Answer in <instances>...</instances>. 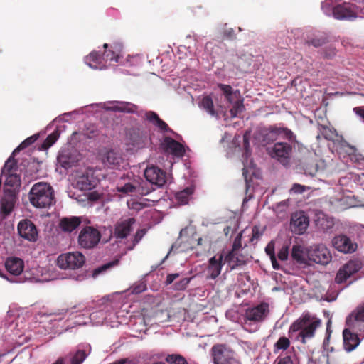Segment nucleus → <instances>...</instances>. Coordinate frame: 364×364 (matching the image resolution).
<instances>
[{
  "instance_id": "1",
  "label": "nucleus",
  "mask_w": 364,
  "mask_h": 364,
  "mask_svg": "<svg viewBox=\"0 0 364 364\" xmlns=\"http://www.w3.org/2000/svg\"><path fill=\"white\" fill-rule=\"evenodd\" d=\"M321 325V320L309 315H305L297 319L290 326L289 330V337H295L303 343L306 339L314 337L316 329Z\"/></svg>"
},
{
  "instance_id": "2",
  "label": "nucleus",
  "mask_w": 364,
  "mask_h": 364,
  "mask_svg": "<svg viewBox=\"0 0 364 364\" xmlns=\"http://www.w3.org/2000/svg\"><path fill=\"white\" fill-rule=\"evenodd\" d=\"M29 200L36 208H48L55 202L53 189L47 183H36L30 190Z\"/></svg>"
},
{
  "instance_id": "3",
  "label": "nucleus",
  "mask_w": 364,
  "mask_h": 364,
  "mask_svg": "<svg viewBox=\"0 0 364 364\" xmlns=\"http://www.w3.org/2000/svg\"><path fill=\"white\" fill-rule=\"evenodd\" d=\"M255 138L262 146L281 139L296 141V136L290 129L276 126L258 129L255 134Z\"/></svg>"
},
{
  "instance_id": "4",
  "label": "nucleus",
  "mask_w": 364,
  "mask_h": 364,
  "mask_svg": "<svg viewBox=\"0 0 364 364\" xmlns=\"http://www.w3.org/2000/svg\"><path fill=\"white\" fill-rule=\"evenodd\" d=\"M108 44L103 45L105 49L102 55H99L97 52H92L85 58V63L92 69L102 70L107 68V62L118 63L119 58V53L121 51V46L116 45L114 47L107 50Z\"/></svg>"
},
{
  "instance_id": "5",
  "label": "nucleus",
  "mask_w": 364,
  "mask_h": 364,
  "mask_svg": "<svg viewBox=\"0 0 364 364\" xmlns=\"http://www.w3.org/2000/svg\"><path fill=\"white\" fill-rule=\"evenodd\" d=\"M116 189L127 195L137 193L142 196L147 195L152 191L146 188L139 179L129 176H122L117 183Z\"/></svg>"
},
{
  "instance_id": "6",
  "label": "nucleus",
  "mask_w": 364,
  "mask_h": 364,
  "mask_svg": "<svg viewBox=\"0 0 364 364\" xmlns=\"http://www.w3.org/2000/svg\"><path fill=\"white\" fill-rule=\"evenodd\" d=\"M214 364H241L235 358V352L225 344H216L211 348Z\"/></svg>"
},
{
  "instance_id": "7",
  "label": "nucleus",
  "mask_w": 364,
  "mask_h": 364,
  "mask_svg": "<svg viewBox=\"0 0 364 364\" xmlns=\"http://www.w3.org/2000/svg\"><path fill=\"white\" fill-rule=\"evenodd\" d=\"M295 141H278L275 143L272 147L268 149V153L270 156L284 166L289 164L292 153V144Z\"/></svg>"
},
{
  "instance_id": "8",
  "label": "nucleus",
  "mask_w": 364,
  "mask_h": 364,
  "mask_svg": "<svg viewBox=\"0 0 364 364\" xmlns=\"http://www.w3.org/2000/svg\"><path fill=\"white\" fill-rule=\"evenodd\" d=\"M360 12L356 5L350 3L338 4L332 9L334 18L340 21H353L357 18H362Z\"/></svg>"
},
{
  "instance_id": "9",
  "label": "nucleus",
  "mask_w": 364,
  "mask_h": 364,
  "mask_svg": "<svg viewBox=\"0 0 364 364\" xmlns=\"http://www.w3.org/2000/svg\"><path fill=\"white\" fill-rule=\"evenodd\" d=\"M85 262V256L79 252H68L58 257L57 265L63 269H76L82 267Z\"/></svg>"
},
{
  "instance_id": "10",
  "label": "nucleus",
  "mask_w": 364,
  "mask_h": 364,
  "mask_svg": "<svg viewBox=\"0 0 364 364\" xmlns=\"http://www.w3.org/2000/svg\"><path fill=\"white\" fill-rule=\"evenodd\" d=\"M306 255L309 260L321 265L328 264L332 259L330 250L323 244L313 245L309 247Z\"/></svg>"
},
{
  "instance_id": "11",
  "label": "nucleus",
  "mask_w": 364,
  "mask_h": 364,
  "mask_svg": "<svg viewBox=\"0 0 364 364\" xmlns=\"http://www.w3.org/2000/svg\"><path fill=\"white\" fill-rule=\"evenodd\" d=\"M101 239L100 232L91 226L83 228L78 235V245L85 249L95 247Z\"/></svg>"
},
{
  "instance_id": "12",
  "label": "nucleus",
  "mask_w": 364,
  "mask_h": 364,
  "mask_svg": "<svg viewBox=\"0 0 364 364\" xmlns=\"http://www.w3.org/2000/svg\"><path fill=\"white\" fill-rule=\"evenodd\" d=\"M269 312V307L267 303H262L255 307L247 309L245 314V328L252 322L259 323L264 320Z\"/></svg>"
},
{
  "instance_id": "13",
  "label": "nucleus",
  "mask_w": 364,
  "mask_h": 364,
  "mask_svg": "<svg viewBox=\"0 0 364 364\" xmlns=\"http://www.w3.org/2000/svg\"><path fill=\"white\" fill-rule=\"evenodd\" d=\"M148 136L139 129L130 130L127 135L126 145L132 151L145 147L149 142Z\"/></svg>"
},
{
  "instance_id": "14",
  "label": "nucleus",
  "mask_w": 364,
  "mask_h": 364,
  "mask_svg": "<svg viewBox=\"0 0 364 364\" xmlns=\"http://www.w3.org/2000/svg\"><path fill=\"white\" fill-rule=\"evenodd\" d=\"M333 247L338 252L343 254H352L358 248V244L344 234L334 236L331 241Z\"/></svg>"
},
{
  "instance_id": "15",
  "label": "nucleus",
  "mask_w": 364,
  "mask_h": 364,
  "mask_svg": "<svg viewBox=\"0 0 364 364\" xmlns=\"http://www.w3.org/2000/svg\"><path fill=\"white\" fill-rule=\"evenodd\" d=\"M362 268V262L359 259L350 260L338 271L335 282L337 284L345 282L350 276Z\"/></svg>"
},
{
  "instance_id": "16",
  "label": "nucleus",
  "mask_w": 364,
  "mask_h": 364,
  "mask_svg": "<svg viewBox=\"0 0 364 364\" xmlns=\"http://www.w3.org/2000/svg\"><path fill=\"white\" fill-rule=\"evenodd\" d=\"M309 225V219L304 212H296L292 214L290 222V228L292 232L302 235L306 232Z\"/></svg>"
},
{
  "instance_id": "17",
  "label": "nucleus",
  "mask_w": 364,
  "mask_h": 364,
  "mask_svg": "<svg viewBox=\"0 0 364 364\" xmlns=\"http://www.w3.org/2000/svg\"><path fill=\"white\" fill-rule=\"evenodd\" d=\"M144 174L147 181L157 187H162L166 182V173L157 166L146 167Z\"/></svg>"
},
{
  "instance_id": "18",
  "label": "nucleus",
  "mask_w": 364,
  "mask_h": 364,
  "mask_svg": "<svg viewBox=\"0 0 364 364\" xmlns=\"http://www.w3.org/2000/svg\"><path fill=\"white\" fill-rule=\"evenodd\" d=\"M97 184L92 169H86L76 178L75 186L81 191H91Z\"/></svg>"
},
{
  "instance_id": "19",
  "label": "nucleus",
  "mask_w": 364,
  "mask_h": 364,
  "mask_svg": "<svg viewBox=\"0 0 364 364\" xmlns=\"http://www.w3.org/2000/svg\"><path fill=\"white\" fill-rule=\"evenodd\" d=\"M102 164L110 168H118L124 162L122 153L119 151L110 149L101 154Z\"/></svg>"
},
{
  "instance_id": "20",
  "label": "nucleus",
  "mask_w": 364,
  "mask_h": 364,
  "mask_svg": "<svg viewBox=\"0 0 364 364\" xmlns=\"http://www.w3.org/2000/svg\"><path fill=\"white\" fill-rule=\"evenodd\" d=\"M18 232L22 238L30 242H35L38 237V231L36 225L28 219L19 222Z\"/></svg>"
},
{
  "instance_id": "21",
  "label": "nucleus",
  "mask_w": 364,
  "mask_h": 364,
  "mask_svg": "<svg viewBox=\"0 0 364 364\" xmlns=\"http://www.w3.org/2000/svg\"><path fill=\"white\" fill-rule=\"evenodd\" d=\"M161 147L166 153L177 158L183 157L186 152V148L182 144L169 136L164 138Z\"/></svg>"
},
{
  "instance_id": "22",
  "label": "nucleus",
  "mask_w": 364,
  "mask_h": 364,
  "mask_svg": "<svg viewBox=\"0 0 364 364\" xmlns=\"http://www.w3.org/2000/svg\"><path fill=\"white\" fill-rule=\"evenodd\" d=\"M5 268L11 274L10 277L18 278L24 269V262L23 259L16 257H8L5 261Z\"/></svg>"
},
{
  "instance_id": "23",
  "label": "nucleus",
  "mask_w": 364,
  "mask_h": 364,
  "mask_svg": "<svg viewBox=\"0 0 364 364\" xmlns=\"http://www.w3.org/2000/svg\"><path fill=\"white\" fill-rule=\"evenodd\" d=\"M135 219L129 218L123 219L117 222L114 229V236L117 238H125L133 230V226L135 224Z\"/></svg>"
},
{
  "instance_id": "24",
  "label": "nucleus",
  "mask_w": 364,
  "mask_h": 364,
  "mask_svg": "<svg viewBox=\"0 0 364 364\" xmlns=\"http://www.w3.org/2000/svg\"><path fill=\"white\" fill-rule=\"evenodd\" d=\"M139 115L156 127L159 131L161 132H172V130L168 127V124L161 119L156 112L153 111L141 112Z\"/></svg>"
},
{
  "instance_id": "25",
  "label": "nucleus",
  "mask_w": 364,
  "mask_h": 364,
  "mask_svg": "<svg viewBox=\"0 0 364 364\" xmlns=\"http://www.w3.org/2000/svg\"><path fill=\"white\" fill-rule=\"evenodd\" d=\"M224 262V256L220 255L218 257L214 256L209 259L208 266L206 270L207 278L215 279L221 272Z\"/></svg>"
},
{
  "instance_id": "26",
  "label": "nucleus",
  "mask_w": 364,
  "mask_h": 364,
  "mask_svg": "<svg viewBox=\"0 0 364 364\" xmlns=\"http://www.w3.org/2000/svg\"><path fill=\"white\" fill-rule=\"evenodd\" d=\"M104 107L107 110L127 113H134L138 110L136 105L124 101L109 102L107 105H105Z\"/></svg>"
},
{
  "instance_id": "27",
  "label": "nucleus",
  "mask_w": 364,
  "mask_h": 364,
  "mask_svg": "<svg viewBox=\"0 0 364 364\" xmlns=\"http://www.w3.org/2000/svg\"><path fill=\"white\" fill-rule=\"evenodd\" d=\"M243 141H244L245 152L242 154L243 164H244L242 175L245 178V181L247 183V181H248L247 174H254L255 173V166L252 161H250V163H248V160H247V158L250 155V151L249 140L247 136V134L244 135Z\"/></svg>"
},
{
  "instance_id": "28",
  "label": "nucleus",
  "mask_w": 364,
  "mask_h": 364,
  "mask_svg": "<svg viewBox=\"0 0 364 364\" xmlns=\"http://www.w3.org/2000/svg\"><path fill=\"white\" fill-rule=\"evenodd\" d=\"M343 348L346 351L351 352L355 350L360 344V340L356 333L351 332L348 329H344L343 331Z\"/></svg>"
},
{
  "instance_id": "29",
  "label": "nucleus",
  "mask_w": 364,
  "mask_h": 364,
  "mask_svg": "<svg viewBox=\"0 0 364 364\" xmlns=\"http://www.w3.org/2000/svg\"><path fill=\"white\" fill-rule=\"evenodd\" d=\"M81 218L77 216L64 217L60 220L59 227L63 232L70 233L80 225Z\"/></svg>"
},
{
  "instance_id": "30",
  "label": "nucleus",
  "mask_w": 364,
  "mask_h": 364,
  "mask_svg": "<svg viewBox=\"0 0 364 364\" xmlns=\"http://www.w3.org/2000/svg\"><path fill=\"white\" fill-rule=\"evenodd\" d=\"M247 258L239 255V252L230 251L224 256V262L228 263L230 270L242 266L246 263Z\"/></svg>"
},
{
  "instance_id": "31",
  "label": "nucleus",
  "mask_w": 364,
  "mask_h": 364,
  "mask_svg": "<svg viewBox=\"0 0 364 364\" xmlns=\"http://www.w3.org/2000/svg\"><path fill=\"white\" fill-rule=\"evenodd\" d=\"M195 233L194 230L191 227H186L185 228L182 229L180 231L179 237L178 240L172 245L170 251L166 255L165 258L164 259L163 262L168 257L170 252L173 251V250H177L181 247V243H188L191 245V238L188 237L189 234H191L192 235Z\"/></svg>"
},
{
  "instance_id": "32",
  "label": "nucleus",
  "mask_w": 364,
  "mask_h": 364,
  "mask_svg": "<svg viewBox=\"0 0 364 364\" xmlns=\"http://www.w3.org/2000/svg\"><path fill=\"white\" fill-rule=\"evenodd\" d=\"M219 87L224 94L226 100L230 104L234 103L235 100L240 98V92L237 90L233 91L231 86L220 84Z\"/></svg>"
},
{
  "instance_id": "33",
  "label": "nucleus",
  "mask_w": 364,
  "mask_h": 364,
  "mask_svg": "<svg viewBox=\"0 0 364 364\" xmlns=\"http://www.w3.org/2000/svg\"><path fill=\"white\" fill-rule=\"evenodd\" d=\"M194 192V188L189 186L175 194L176 200L181 205L187 204Z\"/></svg>"
},
{
  "instance_id": "34",
  "label": "nucleus",
  "mask_w": 364,
  "mask_h": 364,
  "mask_svg": "<svg viewBox=\"0 0 364 364\" xmlns=\"http://www.w3.org/2000/svg\"><path fill=\"white\" fill-rule=\"evenodd\" d=\"M291 255L298 264H305L306 263L304 247L301 245H293Z\"/></svg>"
},
{
  "instance_id": "35",
  "label": "nucleus",
  "mask_w": 364,
  "mask_h": 364,
  "mask_svg": "<svg viewBox=\"0 0 364 364\" xmlns=\"http://www.w3.org/2000/svg\"><path fill=\"white\" fill-rule=\"evenodd\" d=\"M57 160L58 163L65 169L70 168L75 163V160L67 151L60 152Z\"/></svg>"
},
{
  "instance_id": "36",
  "label": "nucleus",
  "mask_w": 364,
  "mask_h": 364,
  "mask_svg": "<svg viewBox=\"0 0 364 364\" xmlns=\"http://www.w3.org/2000/svg\"><path fill=\"white\" fill-rule=\"evenodd\" d=\"M275 245L273 240H271L265 247V252L269 257L272 267L274 269H279L280 265L277 260L275 252Z\"/></svg>"
},
{
  "instance_id": "37",
  "label": "nucleus",
  "mask_w": 364,
  "mask_h": 364,
  "mask_svg": "<svg viewBox=\"0 0 364 364\" xmlns=\"http://www.w3.org/2000/svg\"><path fill=\"white\" fill-rule=\"evenodd\" d=\"M13 154L6 160L4 167L1 169V176L7 173H15L17 171L18 166L16 160L14 159Z\"/></svg>"
},
{
  "instance_id": "38",
  "label": "nucleus",
  "mask_w": 364,
  "mask_h": 364,
  "mask_svg": "<svg viewBox=\"0 0 364 364\" xmlns=\"http://www.w3.org/2000/svg\"><path fill=\"white\" fill-rule=\"evenodd\" d=\"M199 106L200 108L205 110L212 117H217V112L213 108V102L212 99L208 97H204L200 101Z\"/></svg>"
},
{
  "instance_id": "39",
  "label": "nucleus",
  "mask_w": 364,
  "mask_h": 364,
  "mask_svg": "<svg viewBox=\"0 0 364 364\" xmlns=\"http://www.w3.org/2000/svg\"><path fill=\"white\" fill-rule=\"evenodd\" d=\"M328 42V38L324 34H315L312 38H308L306 43L309 46L318 48Z\"/></svg>"
},
{
  "instance_id": "40",
  "label": "nucleus",
  "mask_w": 364,
  "mask_h": 364,
  "mask_svg": "<svg viewBox=\"0 0 364 364\" xmlns=\"http://www.w3.org/2000/svg\"><path fill=\"white\" fill-rule=\"evenodd\" d=\"M6 176L5 185L16 188L21 185L20 176L16 173H7Z\"/></svg>"
},
{
  "instance_id": "41",
  "label": "nucleus",
  "mask_w": 364,
  "mask_h": 364,
  "mask_svg": "<svg viewBox=\"0 0 364 364\" xmlns=\"http://www.w3.org/2000/svg\"><path fill=\"white\" fill-rule=\"evenodd\" d=\"M60 128L65 129V127H57L55 130L49 134L43 143V146L46 148L50 147L59 138L61 130Z\"/></svg>"
},
{
  "instance_id": "42",
  "label": "nucleus",
  "mask_w": 364,
  "mask_h": 364,
  "mask_svg": "<svg viewBox=\"0 0 364 364\" xmlns=\"http://www.w3.org/2000/svg\"><path fill=\"white\" fill-rule=\"evenodd\" d=\"M355 323L354 326H363L364 327V303L360 305L356 310L352 314Z\"/></svg>"
},
{
  "instance_id": "43",
  "label": "nucleus",
  "mask_w": 364,
  "mask_h": 364,
  "mask_svg": "<svg viewBox=\"0 0 364 364\" xmlns=\"http://www.w3.org/2000/svg\"><path fill=\"white\" fill-rule=\"evenodd\" d=\"M38 137V134H34L26 139H25L23 142H21L18 147H16L13 151V155L17 154L20 151L24 149L25 148L28 147L33 143H34Z\"/></svg>"
},
{
  "instance_id": "44",
  "label": "nucleus",
  "mask_w": 364,
  "mask_h": 364,
  "mask_svg": "<svg viewBox=\"0 0 364 364\" xmlns=\"http://www.w3.org/2000/svg\"><path fill=\"white\" fill-rule=\"evenodd\" d=\"M290 346V341L289 338L286 337H280L274 346V353H277L278 350H287Z\"/></svg>"
},
{
  "instance_id": "45",
  "label": "nucleus",
  "mask_w": 364,
  "mask_h": 364,
  "mask_svg": "<svg viewBox=\"0 0 364 364\" xmlns=\"http://www.w3.org/2000/svg\"><path fill=\"white\" fill-rule=\"evenodd\" d=\"M0 277L10 283H22L26 282V280L38 281V279H36V277L26 278V277H24V278H14L13 277H10L4 274V272H2L1 270H0Z\"/></svg>"
},
{
  "instance_id": "46",
  "label": "nucleus",
  "mask_w": 364,
  "mask_h": 364,
  "mask_svg": "<svg viewBox=\"0 0 364 364\" xmlns=\"http://www.w3.org/2000/svg\"><path fill=\"white\" fill-rule=\"evenodd\" d=\"M14 207L13 198H3L1 200V211L6 215L9 214Z\"/></svg>"
},
{
  "instance_id": "47",
  "label": "nucleus",
  "mask_w": 364,
  "mask_h": 364,
  "mask_svg": "<svg viewBox=\"0 0 364 364\" xmlns=\"http://www.w3.org/2000/svg\"><path fill=\"white\" fill-rule=\"evenodd\" d=\"M87 354L83 350H78L75 354L72 357L70 362L71 364H81L86 358Z\"/></svg>"
},
{
  "instance_id": "48",
  "label": "nucleus",
  "mask_w": 364,
  "mask_h": 364,
  "mask_svg": "<svg viewBox=\"0 0 364 364\" xmlns=\"http://www.w3.org/2000/svg\"><path fill=\"white\" fill-rule=\"evenodd\" d=\"M321 134L326 139L331 141H333L337 136L336 130L326 127L321 128Z\"/></svg>"
},
{
  "instance_id": "49",
  "label": "nucleus",
  "mask_w": 364,
  "mask_h": 364,
  "mask_svg": "<svg viewBox=\"0 0 364 364\" xmlns=\"http://www.w3.org/2000/svg\"><path fill=\"white\" fill-rule=\"evenodd\" d=\"M319 166L316 162H311L306 165L304 168V173L310 176H314L318 171Z\"/></svg>"
},
{
  "instance_id": "50",
  "label": "nucleus",
  "mask_w": 364,
  "mask_h": 364,
  "mask_svg": "<svg viewBox=\"0 0 364 364\" xmlns=\"http://www.w3.org/2000/svg\"><path fill=\"white\" fill-rule=\"evenodd\" d=\"M232 105L233 106L230 109L232 117H236L237 114L241 113L244 110L242 100L240 98L237 100H235Z\"/></svg>"
},
{
  "instance_id": "51",
  "label": "nucleus",
  "mask_w": 364,
  "mask_h": 364,
  "mask_svg": "<svg viewBox=\"0 0 364 364\" xmlns=\"http://www.w3.org/2000/svg\"><path fill=\"white\" fill-rule=\"evenodd\" d=\"M166 360L170 364H188L186 360L180 355H168Z\"/></svg>"
},
{
  "instance_id": "52",
  "label": "nucleus",
  "mask_w": 364,
  "mask_h": 364,
  "mask_svg": "<svg viewBox=\"0 0 364 364\" xmlns=\"http://www.w3.org/2000/svg\"><path fill=\"white\" fill-rule=\"evenodd\" d=\"M74 112H68L64 113L61 115H59L56 118H55L46 127L47 129H49L51 128L53 124L55 122H67L70 119V117L73 114Z\"/></svg>"
},
{
  "instance_id": "53",
  "label": "nucleus",
  "mask_w": 364,
  "mask_h": 364,
  "mask_svg": "<svg viewBox=\"0 0 364 364\" xmlns=\"http://www.w3.org/2000/svg\"><path fill=\"white\" fill-rule=\"evenodd\" d=\"M105 318V313L102 311L92 312L90 314V319L93 321L97 325L102 323Z\"/></svg>"
},
{
  "instance_id": "54",
  "label": "nucleus",
  "mask_w": 364,
  "mask_h": 364,
  "mask_svg": "<svg viewBox=\"0 0 364 364\" xmlns=\"http://www.w3.org/2000/svg\"><path fill=\"white\" fill-rule=\"evenodd\" d=\"M192 277L183 278L180 281L174 284V289L178 291L184 290L190 283Z\"/></svg>"
},
{
  "instance_id": "55",
  "label": "nucleus",
  "mask_w": 364,
  "mask_h": 364,
  "mask_svg": "<svg viewBox=\"0 0 364 364\" xmlns=\"http://www.w3.org/2000/svg\"><path fill=\"white\" fill-rule=\"evenodd\" d=\"M146 289V285L144 282H139L134 284L132 288L131 291L132 294H138Z\"/></svg>"
},
{
  "instance_id": "56",
  "label": "nucleus",
  "mask_w": 364,
  "mask_h": 364,
  "mask_svg": "<svg viewBox=\"0 0 364 364\" xmlns=\"http://www.w3.org/2000/svg\"><path fill=\"white\" fill-rule=\"evenodd\" d=\"M277 257L281 261H286L289 257V247L287 245H283L279 250Z\"/></svg>"
},
{
  "instance_id": "57",
  "label": "nucleus",
  "mask_w": 364,
  "mask_h": 364,
  "mask_svg": "<svg viewBox=\"0 0 364 364\" xmlns=\"http://www.w3.org/2000/svg\"><path fill=\"white\" fill-rule=\"evenodd\" d=\"M294 360V356L286 355L283 358H278L274 364H295Z\"/></svg>"
},
{
  "instance_id": "58",
  "label": "nucleus",
  "mask_w": 364,
  "mask_h": 364,
  "mask_svg": "<svg viewBox=\"0 0 364 364\" xmlns=\"http://www.w3.org/2000/svg\"><path fill=\"white\" fill-rule=\"evenodd\" d=\"M144 235L145 231L144 230H139L134 235L132 247H129V249L132 250L133 247L141 240Z\"/></svg>"
},
{
  "instance_id": "59",
  "label": "nucleus",
  "mask_w": 364,
  "mask_h": 364,
  "mask_svg": "<svg viewBox=\"0 0 364 364\" xmlns=\"http://www.w3.org/2000/svg\"><path fill=\"white\" fill-rule=\"evenodd\" d=\"M262 233L259 232L258 228L254 227L252 230V236L250 239V242H254L257 241L261 237Z\"/></svg>"
},
{
  "instance_id": "60",
  "label": "nucleus",
  "mask_w": 364,
  "mask_h": 364,
  "mask_svg": "<svg viewBox=\"0 0 364 364\" xmlns=\"http://www.w3.org/2000/svg\"><path fill=\"white\" fill-rule=\"evenodd\" d=\"M86 196L87 199L90 201H97L100 198L101 195L98 192L95 191L88 192L86 194Z\"/></svg>"
},
{
  "instance_id": "61",
  "label": "nucleus",
  "mask_w": 364,
  "mask_h": 364,
  "mask_svg": "<svg viewBox=\"0 0 364 364\" xmlns=\"http://www.w3.org/2000/svg\"><path fill=\"white\" fill-rule=\"evenodd\" d=\"M241 237L242 234L237 236V237L235 239V241L233 242L232 249L231 251L234 252H239L240 249L241 248Z\"/></svg>"
},
{
  "instance_id": "62",
  "label": "nucleus",
  "mask_w": 364,
  "mask_h": 364,
  "mask_svg": "<svg viewBox=\"0 0 364 364\" xmlns=\"http://www.w3.org/2000/svg\"><path fill=\"white\" fill-rule=\"evenodd\" d=\"M288 206V203L287 200H283L277 204L275 207V210L277 212H283L285 211Z\"/></svg>"
},
{
  "instance_id": "63",
  "label": "nucleus",
  "mask_w": 364,
  "mask_h": 364,
  "mask_svg": "<svg viewBox=\"0 0 364 364\" xmlns=\"http://www.w3.org/2000/svg\"><path fill=\"white\" fill-rule=\"evenodd\" d=\"M179 277L178 273L169 274L166 277V284L167 285L171 284L176 279Z\"/></svg>"
},
{
  "instance_id": "64",
  "label": "nucleus",
  "mask_w": 364,
  "mask_h": 364,
  "mask_svg": "<svg viewBox=\"0 0 364 364\" xmlns=\"http://www.w3.org/2000/svg\"><path fill=\"white\" fill-rule=\"evenodd\" d=\"M291 191L296 193H301L305 191V188L304 186L295 183L293 185Z\"/></svg>"
}]
</instances>
